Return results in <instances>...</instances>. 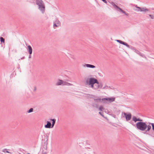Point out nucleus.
Segmentation results:
<instances>
[{"label": "nucleus", "mask_w": 154, "mask_h": 154, "mask_svg": "<svg viewBox=\"0 0 154 154\" xmlns=\"http://www.w3.org/2000/svg\"><path fill=\"white\" fill-rule=\"evenodd\" d=\"M132 119L135 122H136L137 121H142V120H141L140 118H137L135 116H133L132 117Z\"/></svg>", "instance_id": "nucleus-10"}, {"label": "nucleus", "mask_w": 154, "mask_h": 154, "mask_svg": "<svg viewBox=\"0 0 154 154\" xmlns=\"http://www.w3.org/2000/svg\"><path fill=\"white\" fill-rule=\"evenodd\" d=\"M149 16L152 19H154V16L153 15L149 14Z\"/></svg>", "instance_id": "nucleus-31"}, {"label": "nucleus", "mask_w": 154, "mask_h": 154, "mask_svg": "<svg viewBox=\"0 0 154 154\" xmlns=\"http://www.w3.org/2000/svg\"><path fill=\"white\" fill-rule=\"evenodd\" d=\"M116 41H117V42H119L120 43H121V44H123L124 45H127V44L126 43H125L124 42H122V41H121L120 40H116Z\"/></svg>", "instance_id": "nucleus-25"}, {"label": "nucleus", "mask_w": 154, "mask_h": 154, "mask_svg": "<svg viewBox=\"0 0 154 154\" xmlns=\"http://www.w3.org/2000/svg\"><path fill=\"white\" fill-rule=\"evenodd\" d=\"M98 87H99V88H101L103 87L102 84V83H100V84L99 83Z\"/></svg>", "instance_id": "nucleus-30"}, {"label": "nucleus", "mask_w": 154, "mask_h": 154, "mask_svg": "<svg viewBox=\"0 0 154 154\" xmlns=\"http://www.w3.org/2000/svg\"><path fill=\"white\" fill-rule=\"evenodd\" d=\"M97 97V98H94V100L95 102H100L101 101V100H102V99H101L100 98H99V97Z\"/></svg>", "instance_id": "nucleus-14"}, {"label": "nucleus", "mask_w": 154, "mask_h": 154, "mask_svg": "<svg viewBox=\"0 0 154 154\" xmlns=\"http://www.w3.org/2000/svg\"><path fill=\"white\" fill-rule=\"evenodd\" d=\"M151 124L152 127V129L154 131V123H151Z\"/></svg>", "instance_id": "nucleus-33"}, {"label": "nucleus", "mask_w": 154, "mask_h": 154, "mask_svg": "<svg viewBox=\"0 0 154 154\" xmlns=\"http://www.w3.org/2000/svg\"><path fill=\"white\" fill-rule=\"evenodd\" d=\"M42 149V154H47L48 153L47 152V147H42L41 148V149Z\"/></svg>", "instance_id": "nucleus-8"}, {"label": "nucleus", "mask_w": 154, "mask_h": 154, "mask_svg": "<svg viewBox=\"0 0 154 154\" xmlns=\"http://www.w3.org/2000/svg\"><path fill=\"white\" fill-rule=\"evenodd\" d=\"M91 106L93 107H95L97 108H98V105L97 104L95 103H93L92 104Z\"/></svg>", "instance_id": "nucleus-20"}, {"label": "nucleus", "mask_w": 154, "mask_h": 154, "mask_svg": "<svg viewBox=\"0 0 154 154\" xmlns=\"http://www.w3.org/2000/svg\"><path fill=\"white\" fill-rule=\"evenodd\" d=\"M86 82L87 84L89 85L93 83L97 84L98 81L95 78L92 77L89 78H88L86 81Z\"/></svg>", "instance_id": "nucleus-3"}, {"label": "nucleus", "mask_w": 154, "mask_h": 154, "mask_svg": "<svg viewBox=\"0 0 154 154\" xmlns=\"http://www.w3.org/2000/svg\"><path fill=\"white\" fill-rule=\"evenodd\" d=\"M111 4L115 8H116V4L113 2H112Z\"/></svg>", "instance_id": "nucleus-32"}, {"label": "nucleus", "mask_w": 154, "mask_h": 154, "mask_svg": "<svg viewBox=\"0 0 154 154\" xmlns=\"http://www.w3.org/2000/svg\"><path fill=\"white\" fill-rule=\"evenodd\" d=\"M98 74L100 76L101 75V74L100 73H98Z\"/></svg>", "instance_id": "nucleus-40"}, {"label": "nucleus", "mask_w": 154, "mask_h": 154, "mask_svg": "<svg viewBox=\"0 0 154 154\" xmlns=\"http://www.w3.org/2000/svg\"><path fill=\"white\" fill-rule=\"evenodd\" d=\"M45 127L46 128H52V125L51 122H50L47 121V124L45 125Z\"/></svg>", "instance_id": "nucleus-7"}, {"label": "nucleus", "mask_w": 154, "mask_h": 154, "mask_svg": "<svg viewBox=\"0 0 154 154\" xmlns=\"http://www.w3.org/2000/svg\"><path fill=\"white\" fill-rule=\"evenodd\" d=\"M33 111V108H30L29 110H28L27 112V113H30L31 112H32Z\"/></svg>", "instance_id": "nucleus-23"}, {"label": "nucleus", "mask_w": 154, "mask_h": 154, "mask_svg": "<svg viewBox=\"0 0 154 154\" xmlns=\"http://www.w3.org/2000/svg\"><path fill=\"white\" fill-rule=\"evenodd\" d=\"M66 84H67V85L68 86H70V85H72V84H71V83H69L68 82H67V83H66Z\"/></svg>", "instance_id": "nucleus-36"}, {"label": "nucleus", "mask_w": 154, "mask_h": 154, "mask_svg": "<svg viewBox=\"0 0 154 154\" xmlns=\"http://www.w3.org/2000/svg\"><path fill=\"white\" fill-rule=\"evenodd\" d=\"M27 154H30V153H27Z\"/></svg>", "instance_id": "nucleus-42"}, {"label": "nucleus", "mask_w": 154, "mask_h": 154, "mask_svg": "<svg viewBox=\"0 0 154 154\" xmlns=\"http://www.w3.org/2000/svg\"><path fill=\"white\" fill-rule=\"evenodd\" d=\"M26 45L27 46V51L29 54H32V49L31 46L30 45H27V44H26Z\"/></svg>", "instance_id": "nucleus-6"}, {"label": "nucleus", "mask_w": 154, "mask_h": 154, "mask_svg": "<svg viewBox=\"0 0 154 154\" xmlns=\"http://www.w3.org/2000/svg\"><path fill=\"white\" fill-rule=\"evenodd\" d=\"M122 13L124 14L125 15H126V16H128L129 15V14L128 13L126 12L124 10H123V11H122Z\"/></svg>", "instance_id": "nucleus-24"}, {"label": "nucleus", "mask_w": 154, "mask_h": 154, "mask_svg": "<svg viewBox=\"0 0 154 154\" xmlns=\"http://www.w3.org/2000/svg\"><path fill=\"white\" fill-rule=\"evenodd\" d=\"M148 11V10L146 8H141V12H146Z\"/></svg>", "instance_id": "nucleus-16"}, {"label": "nucleus", "mask_w": 154, "mask_h": 154, "mask_svg": "<svg viewBox=\"0 0 154 154\" xmlns=\"http://www.w3.org/2000/svg\"><path fill=\"white\" fill-rule=\"evenodd\" d=\"M35 3L38 6V9L42 11V13H44L45 11V7L42 0H36Z\"/></svg>", "instance_id": "nucleus-2"}, {"label": "nucleus", "mask_w": 154, "mask_h": 154, "mask_svg": "<svg viewBox=\"0 0 154 154\" xmlns=\"http://www.w3.org/2000/svg\"><path fill=\"white\" fill-rule=\"evenodd\" d=\"M137 128L141 131H144L147 129V131H149L151 128L149 125H147L145 122L140 121L137 122L136 124Z\"/></svg>", "instance_id": "nucleus-1"}, {"label": "nucleus", "mask_w": 154, "mask_h": 154, "mask_svg": "<svg viewBox=\"0 0 154 154\" xmlns=\"http://www.w3.org/2000/svg\"><path fill=\"white\" fill-rule=\"evenodd\" d=\"M2 152H7V153H10V152L8 151H7V149H3V150L2 151Z\"/></svg>", "instance_id": "nucleus-26"}, {"label": "nucleus", "mask_w": 154, "mask_h": 154, "mask_svg": "<svg viewBox=\"0 0 154 154\" xmlns=\"http://www.w3.org/2000/svg\"><path fill=\"white\" fill-rule=\"evenodd\" d=\"M99 114L101 115L102 116L104 117L103 115L102 114V112H99Z\"/></svg>", "instance_id": "nucleus-35"}, {"label": "nucleus", "mask_w": 154, "mask_h": 154, "mask_svg": "<svg viewBox=\"0 0 154 154\" xmlns=\"http://www.w3.org/2000/svg\"><path fill=\"white\" fill-rule=\"evenodd\" d=\"M84 66H86L88 68H94L96 67V66H95L88 64H85V65Z\"/></svg>", "instance_id": "nucleus-9"}, {"label": "nucleus", "mask_w": 154, "mask_h": 154, "mask_svg": "<svg viewBox=\"0 0 154 154\" xmlns=\"http://www.w3.org/2000/svg\"><path fill=\"white\" fill-rule=\"evenodd\" d=\"M99 84V82H98V83L97 84H96L94 85V89H97L99 88V87H98Z\"/></svg>", "instance_id": "nucleus-21"}, {"label": "nucleus", "mask_w": 154, "mask_h": 154, "mask_svg": "<svg viewBox=\"0 0 154 154\" xmlns=\"http://www.w3.org/2000/svg\"><path fill=\"white\" fill-rule=\"evenodd\" d=\"M57 19H56V20L55 21V22L57 24L59 25L60 23V22Z\"/></svg>", "instance_id": "nucleus-27"}, {"label": "nucleus", "mask_w": 154, "mask_h": 154, "mask_svg": "<svg viewBox=\"0 0 154 154\" xmlns=\"http://www.w3.org/2000/svg\"><path fill=\"white\" fill-rule=\"evenodd\" d=\"M51 121H52V128H53L55 123L56 120L55 119H50Z\"/></svg>", "instance_id": "nucleus-12"}, {"label": "nucleus", "mask_w": 154, "mask_h": 154, "mask_svg": "<svg viewBox=\"0 0 154 154\" xmlns=\"http://www.w3.org/2000/svg\"><path fill=\"white\" fill-rule=\"evenodd\" d=\"M33 2V1H35V0H32Z\"/></svg>", "instance_id": "nucleus-41"}, {"label": "nucleus", "mask_w": 154, "mask_h": 154, "mask_svg": "<svg viewBox=\"0 0 154 154\" xmlns=\"http://www.w3.org/2000/svg\"><path fill=\"white\" fill-rule=\"evenodd\" d=\"M63 82V80L59 79L57 83H56V85H62Z\"/></svg>", "instance_id": "nucleus-11"}, {"label": "nucleus", "mask_w": 154, "mask_h": 154, "mask_svg": "<svg viewBox=\"0 0 154 154\" xmlns=\"http://www.w3.org/2000/svg\"><path fill=\"white\" fill-rule=\"evenodd\" d=\"M104 109V108L103 106H100L99 108V110L101 111H103Z\"/></svg>", "instance_id": "nucleus-22"}, {"label": "nucleus", "mask_w": 154, "mask_h": 154, "mask_svg": "<svg viewBox=\"0 0 154 154\" xmlns=\"http://www.w3.org/2000/svg\"><path fill=\"white\" fill-rule=\"evenodd\" d=\"M89 96H88V97H89L90 98H93L94 99V98H95V96L92 95V94H88Z\"/></svg>", "instance_id": "nucleus-19"}, {"label": "nucleus", "mask_w": 154, "mask_h": 154, "mask_svg": "<svg viewBox=\"0 0 154 154\" xmlns=\"http://www.w3.org/2000/svg\"><path fill=\"white\" fill-rule=\"evenodd\" d=\"M58 26L57 25L56 23L54 21V22L53 27H57Z\"/></svg>", "instance_id": "nucleus-29"}, {"label": "nucleus", "mask_w": 154, "mask_h": 154, "mask_svg": "<svg viewBox=\"0 0 154 154\" xmlns=\"http://www.w3.org/2000/svg\"><path fill=\"white\" fill-rule=\"evenodd\" d=\"M36 90V87L35 86L34 87V91H35Z\"/></svg>", "instance_id": "nucleus-38"}, {"label": "nucleus", "mask_w": 154, "mask_h": 154, "mask_svg": "<svg viewBox=\"0 0 154 154\" xmlns=\"http://www.w3.org/2000/svg\"><path fill=\"white\" fill-rule=\"evenodd\" d=\"M48 140V139L47 138V140L46 141H45V142L43 144L42 146V147H45L46 148V147H47V145L48 144V143H47V141Z\"/></svg>", "instance_id": "nucleus-15"}, {"label": "nucleus", "mask_w": 154, "mask_h": 154, "mask_svg": "<svg viewBox=\"0 0 154 154\" xmlns=\"http://www.w3.org/2000/svg\"><path fill=\"white\" fill-rule=\"evenodd\" d=\"M115 98H104L102 99V101L104 103H106L108 102H111L115 101Z\"/></svg>", "instance_id": "nucleus-4"}, {"label": "nucleus", "mask_w": 154, "mask_h": 154, "mask_svg": "<svg viewBox=\"0 0 154 154\" xmlns=\"http://www.w3.org/2000/svg\"><path fill=\"white\" fill-rule=\"evenodd\" d=\"M66 83H67V82H66L63 81V82L62 84V85H67Z\"/></svg>", "instance_id": "nucleus-34"}, {"label": "nucleus", "mask_w": 154, "mask_h": 154, "mask_svg": "<svg viewBox=\"0 0 154 154\" xmlns=\"http://www.w3.org/2000/svg\"><path fill=\"white\" fill-rule=\"evenodd\" d=\"M124 115L127 121L131 119L132 116L130 113H122Z\"/></svg>", "instance_id": "nucleus-5"}, {"label": "nucleus", "mask_w": 154, "mask_h": 154, "mask_svg": "<svg viewBox=\"0 0 154 154\" xmlns=\"http://www.w3.org/2000/svg\"><path fill=\"white\" fill-rule=\"evenodd\" d=\"M25 57H22L20 59H25Z\"/></svg>", "instance_id": "nucleus-39"}, {"label": "nucleus", "mask_w": 154, "mask_h": 154, "mask_svg": "<svg viewBox=\"0 0 154 154\" xmlns=\"http://www.w3.org/2000/svg\"><path fill=\"white\" fill-rule=\"evenodd\" d=\"M95 83H93V84H89L88 85H91V87L93 88H94V85L95 84Z\"/></svg>", "instance_id": "nucleus-28"}, {"label": "nucleus", "mask_w": 154, "mask_h": 154, "mask_svg": "<svg viewBox=\"0 0 154 154\" xmlns=\"http://www.w3.org/2000/svg\"><path fill=\"white\" fill-rule=\"evenodd\" d=\"M31 54H29V58H31Z\"/></svg>", "instance_id": "nucleus-37"}, {"label": "nucleus", "mask_w": 154, "mask_h": 154, "mask_svg": "<svg viewBox=\"0 0 154 154\" xmlns=\"http://www.w3.org/2000/svg\"><path fill=\"white\" fill-rule=\"evenodd\" d=\"M0 40L1 43H0V44H2V43H5V39H4V38L3 37H0Z\"/></svg>", "instance_id": "nucleus-18"}, {"label": "nucleus", "mask_w": 154, "mask_h": 154, "mask_svg": "<svg viewBox=\"0 0 154 154\" xmlns=\"http://www.w3.org/2000/svg\"><path fill=\"white\" fill-rule=\"evenodd\" d=\"M116 10L119 12H122L123 10L121 8L116 6Z\"/></svg>", "instance_id": "nucleus-17"}, {"label": "nucleus", "mask_w": 154, "mask_h": 154, "mask_svg": "<svg viewBox=\"0 0 154 154\" xmlns=\"http://www.w3.org/2000/svg\"><path fill=\"white\" fill-rule=\"evenodd\" d=\"M134 10L136 11H140L141 12V8L139 7L136 6L134 8Z\"/></svg>", "instance_id": "nucleus-13"}]
</instances>
